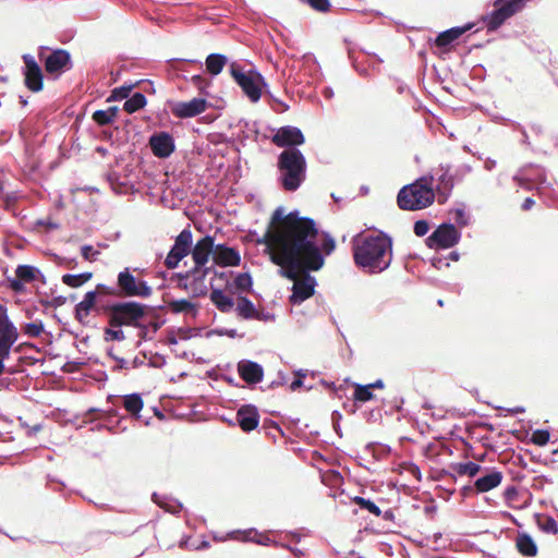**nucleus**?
Listing matches in <instances>:
<instances>
[{
    "instance_id": "60",
    "label": "nucleus",
    "mask_w": 558,
    "mask_h": 558,
    "mask_svg": "<svg viewBox=\"0 0 558 558\" xmlns=\"http://www.w3.org/2000/svg\"><path fill=\"white\" fill-rule=\"evenodd\" d=\"M180 333V339L189 340L193 337H199L202 335V328H193V327H181L178 329Z\"/></svg>"
},
{
    "instance_id": "30",
    "label": "nucleus",
    "mask_w": 558,
    "mask_h": 558,
    "mask_svg": "<svg viewBox=\"0 0 558 558\" xmlns=\"http://www.w3.org/2000/svg\"><path fill=\"white\" fill-rule=\"evenodd\" d=\"M106 317L108 319V326L104 328L105 342L123 341L125 339V333L123 331L124 325L118 320V317H112L110 315H106Z\"/></svg>"
},
{
    "instance_id": "13",
    "label": "nucleus",
    "mask_w": 558,
    "mask_h": 558,
    "mask_svg": "<svg viewBox=\"0 0 558 558\" xmlns=\"http://www.w3.org/2000/svg\"><path fill=\"white\" fill-rule=\"evenodd\" d=\"M40 281L46 283V277L43 271L28 264H20L15 268V277L7 276L4 279V287L11 290L16 295L25 294L27 291L26 283H34Z\"/></svg>"
},
{
    "instance_id": "24",
    "label": "nucleus",
    "mask_w": 558,
    "mask_h": 558,
    "mask_svg": "<svg viewBox=\"0 0 558 558\" xmlns=\"http://www.w3.org/2000/svg\"><path fill=\"white\" fill-rule=\"evenodd\" d=\"M434 175H437L439 182L435 189L438 191V202L439 204H444L448 201L454 186L452 175L450 174V166L440 165Z\"/></svg>"
},
{
    "instance_id": "64",
    "label": "nucleus",
    "mask_w": 558,
    "mask_h": 558,
    "mask_svg": "<svg viewBox=\"0 0 558 558\" xmlns=\"http://www.w3.org/2000/svg\"><path fill=\"white\" fill-rule=\"evenodd\" d=\"M22 60L24 63V66L22 68V70H35V69L41 68L40 64L35 59V57L31 53H24L22 56Z\"/></svg>"
},
{
    "instance_id": "35",
    "label": "nucleus",
    "mask_w": 558,
    "mask_h": 558,
    "mask_svg": "<svg viewBox=\"0 0 558 558\" xmlns=\"http://www.w3.org/2000/svg\"><path fill=\"white\" fill-rule=\"evenodd\" d=\"M120 109L118 106H110L107 109H98L93 113L94 122L99 126L112 124L118 117Z\"/></svg>"
},
{
    "instance_id": "44",
    "label": "nucleus",
    "mask_w": 558,
    "mask_h": 558,
    "mask_svg": "<svg viewBox=\"0 0 558 558\" xmlns=\"http://www.w3.org/2000/svg\"><path fill=\"white\" fill-rule=\"evenodd\" d=\"M93 278V272L64 274L61 278L63 284L70 288H80Z\"/></svg>"
},
{
    "instance_id": "1",
    "label": "nucleus",
    "mask_w": 558,
    "mask_h": 558,
    "mask_svg": "<svg viewBox=\"0 0 558 558\" xmlns=\"http://www.w3.org/2000/svg\"><path fill=\"white\" fill-rule=\"evenodd\" d=\"M336 247L337 242L328 231L319 229L313 218L301 216L299 209H293L287 214L283 230L277 235L276 251L270 260L280 267L279 276L292 278L301 260L310 269H322L326 257Z\"/></svg>"
},
{
    "instance_id": "49",
    "label": "nucleus",
    "mask_w": 558,
    "mask_h": 558,
    "mask_svg": "<svg viewBox=\"0 0 558 558\" xmlns=\"http://www.w3.org/2000/svg\"><path fill=\"white\" fill-rule=\"evenodd\" d=\"M550 441V433L547 428L535 429L530 438V442L535 446L544 447Z\"/></svg>"
},
{
    "instance_id": "21",
    "label": "nucleus",
    "mask_w": 558,
    "mask_h": 558,
    "mask_svg": "<svg viewBox=\"0 0 558 558\" xmlns=\"http://www.w3.org/2000/svg\"><path fill=\"white\" fill-rule=\"evenodd\" d=\"M236 369L241 379L244 380L250 388L255 387L264 379V367L258 362L243 359L238 362Z\"/></svg>"
},
{
    "instance_id": "46",
    "label": "nucleus",
    "mask_w": 558,
    "mask_h": 558,
    "mask_svg": "<svg viewBox=\"0 0 558 558\" xmlns=\"http://www.w3.org/2000/svg\"><path fill=\"white\" fill-rule=\"evenodd\" d=\"M24 335L31 338H38L45 332V324L41 319H35L31 323H25L21 327Z\"/></svg>"
},
{
    "instance_id": "28",
    "label": "nucleus",
    "mask_w": 558,
    "mask_h": 558,
    "mask_svg": "<svg viewBox=\"0 0 558 558\" xmlns=\"http://www.w3.org/2000/svg\"><path fill=\"white\" fill-rule=\"evenodd\" d=\"M515 548L523 557H535L538 553L536 542L527 532L518 533Z\"/></svg>"
},
{
    "instance_id": "48",
    "label": "nucleus",
    "mask_w": 558,
    "mask_h": 558,
    "mask_svg": "<svg viewBox=\"0 0 558 558\" xmlns=\"http://www.w3.org/2000/svg\"><path fill=\"white\" fill-rule=\"evenodd\" d=\"M17 340L0 341V376L7 372L5 360L10 357L11 350Z\"/></svg>"
},
{
    "instance_id": "8",
    "label": "nucleus",
    "mask_w": 558,
    "mask_h": 558,
    "mask_svg": "<svg viewBox=\"0 0 558 558\" xmlns=\"http://www.w3.org/2000/svg\"><path fill=\"white\" fill-rule=\"evenodd\" d=\"M295 275L292 278L281 276L290 281H293L291 294L289 295V303L293 306L301 305L303 302L314 296L316 293L317 279L311 275L312 271L319 269H310L305 262L301 260L299 266H295Z\"/></svg>"
},
{
    "instance_id": "54",
    "label": "nucleus",
    "mask_w": 558,
    "mask_h": 558,
    "mask_svg": "<svg viewBox=\"0 0 558 558\" xmlns=\"http://www.w3.org/2000/svg\"><path fill=\"white\" fill-rule=\"evenodd\" d=\"M207 268H211V271L215 276L216 279L222 281L226 286V288L230 289L231 288V275L234 274V271L230 270V271H223V270H218L216 269L215 265H211V266H207Z\"/></svg>"
},
{
    "instance_id": "25",
    "label": "nucleus",
    "mask_w": 558,
    "mask_h": 558,
    "mask_svg": "<svg viewBox=\"0 0 558 558\" xmlns=\"http://www.w3.org/2000/svg\"><path fill=\"white\" fill-rule=\"evenodd\" d=\"M214 260L221 267H233L241 264V255L238 248L228 246L226 243H218Z\"/></svg>"
},
{
    "instance_id": "34",
    "label": "nucleus",
    "mask_w": 558,
    "mask_h": 558,
    "mask_svg": "<svg viewBox=\"0 0 558 558\" xmlns=\"http://www.w3.org/2000/svg\"><path fill=\"white\" fill-rule=\"evenodd\" d=\"M94 412H92V414ZM97 413L99 414V420H101L102 422L97 423L94 427H92V430L100 432V430L107 429L110 433H116L117 429L120 428V424H121L123 417L117 418L116 423L113 424V418L116 416H110V420H108L101 412H97ZM89 415H90V413L89 414L85 413L83 423L88 424V423L94 422L93 418H89Z\"/></svg>"
},
{
    "instance_id": "47",
    "label": "nucleus",
    "mask_w": 558,
    "mask_h": 558,
    "mask_svg": "<svg viewBox=\"0 0 558 558\" xmlns=\"http://www.w3.org/2000/svg\"><path fill=\"white\" fill-rule=\"evenodd\" d=\"M192 84L198 89L199 94L203 95L202 97H205L208 95L207 89L211 86L213 80L205 78L203 74L197 73L191 76Z\"/></svg>"
},
{
    "instance_id": "39",
    "label": "nucleus",
    "mask_w": 558,
    "mask_h": 558,
    "mask_svg": "<svg viewBox=\"0 0 558 558\" xmlns=\"http://www.w3.org/2000/svg\"><path fill=\"white\" fill-rule=\"evenodd\" d=\"M534 521L537 527L545 534H558V523L549 514L534 513Z\"/></svg>"
},
{
    "instance_id": "38",
    "label": "nucleus",
    "mask_w": 558,
    "mask_h": 558,
    "mask_svg": "<svg viewBox=\"0 0 558 558\" xmlns=\"http://www.w3.org/2000/svg\"><path fill=\"white\" fill-rule=\"evenodd\" d=\"M135 87H138V83L125 82L124 84L112 88L106 101H126L128 97L130 96V93L133 92Z\"/></svg>"
},
{
    "instance_id": "17",
    "label": "nucleus",
    "mask_w": 558,
    "mask_h": 558,
    "mask_svg": "<svg viewBox=\"0 0 558 558\" xmlns=\"http://www.w3.org/2000/svg\"><path fill=\"white\" fill-rule=\"evenodd\" d=\"M148 147L159 159H167L175 151V140L168 131H157L149 135Z\"/></svg>"
},
{
    "instance_id": "18",
    "label": "nucleus",
    "mask_w": 558,
    "mask_h": 558,
    "mask_svg": "<svg viewBox=\"0 0 558 558\" xmlns=\"http://www.w3.org/2000/svg\"><path fill=\"white\" fill-rule=\"evenodd\" d=\"M229 126L238 129L234 135L242 146H245L247 140L255 142L269 140L267 134L260 133L257 121H248L244 118H240L230 122Z\"/></svg>"
},
{
    "instance_id": "16",
    "label": "nucleus",
    "mask_w": 558,
    "mask_h": 558,
    "mask_svg": "<svg viewBox=\"0 0 558 558\" xmlns=\"http://www.w3.org/2000/svg\"><path fill=\"white\" fill-rule=\"evenodd\" d=\"M268 129L275 132V134L269 137L271 142L283 149L299 148V146L305 143V136L302 130L298 126L283 125L278 129H271L268 126Z\"/></svg>"
},
{
    "instance_id": "7",
    "label": "nucleus",
    "mask_w": 558,
    "mask_h": 558,
    "mask_svg": "<svg viewBox=\"0 0 558 558\" xmlns=\"http://www.w3.org/2000/svg\"><path fill=\"white\" fill-rule=\"evenodd\" d=\"M229 74L251 102H257L264 88L268 87L265 77L256 69L245 71L238 61L230 63Z\"/></svg>"
},
{
    "instance_id": "31",
    "label": "nucleus",
    "mask_w": 558,
    "mask_h": 558,
    "mask_svg": "<svg viewBox=\"0 0 558 558\" xmlns=\"http://www.w3.org/2000/svg\"><path fill=\"white\" fill-rule=\"evenodd\" d=\"M151 500L160 508H162L165 511L170 512L174 515H178L183 510V504L179 501L178 499L168 496V495H161L157 492H154L151 494Z\"/></svg>"
},
{
    "instance_id": "57",
    "label": "nucleus",
    "mask_w": 558,
    "mask_h": 558,
    "mask_svg": "<svg viewBox=\"0 0 558 558\" xmlns=\"http://www.w3.org/2000/svg\"><path fill=\"white\" fill-rule=\"evenodd\" d=\"M134 328L138 330L140 337V341L137 342L136 347H140L142 344V341H147L151 339V337L149 336V333L151 332V328L149 327L148 324H146V322L143 320Z\"/></svg>"
},
{
    "instance_id": "59",
    "label": "nucleus",
    "mask_w": 558,
    "mask_h": 558,
    "mask_svg": "<svg viewBox=\"0 0 558 558\" xmlns=\"http://www.w3.org/2000/svg\"><path fill=\"white\" fill-rule=\"evenodd\" d=\"M93 308H90L87 304L81 301L74 307V317L78 322H83V319L90 314Z\"/></svg>"
},
{
    "instance_id": "52",
    "label": "nucleus",
    "mask_w": 558,
    "mask_h": 558,
    "mask_svg": "<svg viewBox=\"0 0 558 558\" xmlns=\"http://www.w3.org/2000/svg\"><path fill=\"white\" fill-rule=\"evenodd\" d=\"M302 3L308 5L313 10L326 13L330 10L331 3L330 0H300Z\"/></svg>"
},
{
    "instance_id": "58",
    "label": "nucleus",
    "mask_w": 558,
    "mask_h": 558,
    "mask_svg": "<svg viewBox=\"0 0 558 558\" xmlns=\"http://www.w3.org/2000/svg\"><path fill=\"white\" fill-rule=\"evenodd\" d=\"M519 497V490L517 488V486L514 485H510L508 487L505 488L504 490V498H505V502L508 507L512 508V502L515 501Z\"/></svg>"
},
{
    "instance_id": "29",
    "label": "nucleus",
    "mask_w": 558,
    "mask_h": 558,
    "mask_svg": "<svg viewBox=\"0 0 558 558\" xmlns=\"http://www.w3.org/2000/svg\"><path fill=\"white\" fill-rule=\"evenodd\" d=\"M230 63L231 62H229V58L223 53H209L205 60V71L209 74L210 78L213 80L222 72L226 65H230Z\"/></svg>"
},
{
    "instance_id": "40",
    "label": "nucleus",
    "mask_w": 558,
    "mask_h": 558,
    "mask_svg": "<svg viewBox=\"0 0 558 558\" xmlns=\"http://www.w3.org/2000/svg\"><path fill=\"white\" fill-rule=\"evenodd\" d=\"M186 64H193L198 68V70L203 71L204 63L197 59H182V58H171L166 61V71L167 72H177L183 71L186 72Z\"/></svg>"
},
{
    "instance_id": "42",
    "label": "nucleus",
    "mask_w": 558,
    "mask_h": 558,
    "mask_svg": "<svg viewBox=\"0 0 558 558\" xmlns=\"http://www.w3.org/2000/svg\"><path fill=\"white\" fill-rule=\"evenodd\" d=\"M169 307L172 313L180 314L187 311L193 312V316L195 317L198 314V307L199 305L195 302H192L187 299H173L169 303Z\"/></svg>"
},
{
    "instance_id": "33",
    "label": "nucleus",
    "mask_w": 558,
    "mask_h": 558,
    "mask_svg": "<svg viewBox=\"0 0 558 558\" xmlns=\"http://www.w3.org/2000/svg\"><path fill=\"white\" fill-rule=\"evenodd\" d=\"M236 306H235V313L236 316L244 320H250L255 318L257 313L256 305L250 300L246 295L239 294L236 298Z\"/></svg>"
},
{
    "instance_id": "12",
    "label": "nucleus",
    "mask_w": 558,
    "mask_h": 558,
    "mask_svg": "<svg viewBox=\"0 0 558 558\" xmlns=\"http://www.w3.org/2000/svg\"><path fill=\"white\" fill-rule=\"evenodd\" d=\"M462 232L450 220L438 225L425 239L428 248L436 252L450 250L461 241Z\"/></svg>"
},
{
    "instance_id": "43",
    "label": "nucleus",
    "mask_w": 558,
    "mask_h": 558,
    "mask_svg": "<svg viewBox=\"0 0 558 558\" xmlns=\"http://www.w3.org/2000/svg\"><path fill=\"white\" fill-rule=\"evenodd\" d=\"M449 214L453 216L454 222H452L459 230L468 227L471 223V215L465 211V204L459 203V206L453 207L449 210Z\"/></svg>"
},
{
    "instance_id": "6",
    "label": "nucleus",
    "mask_w": 558,
    "mask_h": 558,
    "mask_svg": "<svg viewBox=\"0 0 558 558\" xmlns=\"http://www.w3.org/2000/svg\"><path fill=\"white\" fill-rule=\"evenodd\" d=\"M97 289L105 290L109 295H118L123 298H149L153 288L144 279L133 275L130 267H125L117 276V287H109L105 283H98Z\"/></svg>"
},
{
    "instance_id": "26",
    "label": "nucleus",
    "mask_w": 558,
    "mask_h": 558,
    "mask_svg": "<svg viewBox=\"0 0 558 558\" xmlns=\"http://www.w3.org/2000/svg\"><path fill=\"white\" fill-rule=\"evenodd\" d=\"M209 299L211 303L221 312L229 313L234 307V300L232 296L225 293L221 287H216L213 281H210V293Z\"/></svg>"
},
{
    "instance_id": "10",
    "label": "nucleus",
    "mask_w": 558,
    "mask_h": 558,
    "mask_svg": "<svg viewBox=\"0 0 558 558\" xmlns=\"http://www.w3.org/2000/svg\"><path fill=\"white\" fill-rule=\"evenodd\" d=\"M531 1L532 0H495L494 9L481 17L487 33L493 34L498 31L508 20L522 12Z\"/></svg>"
},
{
    "instance_id": "41",
    "label": "nucleus",
    "mask_w": 558,
    "mask_h": 558,
    "mask_svg": "<svg viewBox=\"0 0 558 558\" xmlns=\"http://www.w3.org/2000/svg\"><path fill=\"white\" fill-rule=\"evenodd\" d=\"M231 288L235 287L241 291L254 292L253 277L250 271L235 272L231 275Z\"/></svg>"
},
{
    "instance_id": "36",
    "label": "nucleus",
    "mask_w": 558,
    "mask_h": 558,
    "mask_svg": "<svg viewBox=\"0 0 558 558\" xmlns=\"http://www.w3.org/2000/svg\"><path fill=\"white\" fill-rule=\"evenodd\" d=\"M147 98L143 92H131L126 101L123 104V110L132 114L145 108Z\"/></svg>"
},
{
    "instance_id": "22",
    "label": "nucleus",
    "mask_w": 558,
    "mask_h": 558,
    "mask_svg": "<svg viewBox=\"0 0 558 558\" xmlns=\"http://www.w3.org/2000/svg\"><path fill=\"white\" fill-rule=\"evenodd\" d=\"M259 412L255 404L245 403L242 404L236 411V423L238 426L244 433H251L255 430L259 425Z\"/></svg>"
},
{
    "instance_id": "9",
    "label": "nucleus",
    "mask_w": 558,
    "mask_h": 558,
    "mask_svg": "<svg viewBox=\"0 0 558 558\" xmlns=\"http://www.w3.org/2000/svg\"><path fill=\"white\" fill-rule=\"evenodd\" d=\"M107 403L109 404L107 409L92 407L86 411V414L92 412H101L108 420H110V416H117V418L123 417L124 420L125 416L120 415V409L123 408L130 416L140 418L141 411L144 407L142 395L138 392H132L124 396L109 393L107 396Z\"/></svg>"
},
{
    "instance_id": "51",
    "label": "nucleus",
    "mask_w": 558,
    "mask_h": 558,
    "mask_svg": "<svg viewBox=\"0 0 558 558\" xmlns=\"http://www.w3.org/2000/svg\"><path fill=\"white\" fill-rule=\"evenodd\" d=\"M365 449L371 451L376 459L388 456L391 451V448L388 445H384L381 442H368Z\"/></svg>"
},
{
    "instance_id": "4",
    "label": "nucleus",
    "mask_w": 558,
    "mask_h": 558,
    "mask_svg": "<svg viewBox=\"0 0 558 558\" xmlns=\"http://www.w3.org/2000/svg\"><path fill=\"white\" fill-rule=\"evenodd\" d=\"M435 175L428 172L403 185L397 194V204L407 211L422 210L435 202Z\"/></svg>"
},
{
    "instance_id": "14",
    "label": "nucleus",
    "mask_w": 558,
    "mask_h": 558,
    "mask_svg": "<svg viewBox=\"0 0 558 558\" xmlns=\"http://www.w3.org/2000/svg\"><path fill=\"white\" fill-rule=\"evenodd\" d=\"M192 251V231L190 227H185L175 238L174 243L171 245L165 265L168 269H175L179 267L180 262L191 254Z\"/></svg>"
},
{
    "instance_id": "11",
    "label": "nucleus",
    "mask_w": 558,
    "mask_h": 558,
    "mask_svg": "<svg viewBox=\"0 0 558 558\" xmlns=\"http://www.w3.org/2000/svg\"><path fill=\"white\" fill-rule=\"evenodd\" d=\"M38 59L43 63L49 80H59L73 68L72 56L63 48L38 47Z\"/></svg>"
},
{
    "instance_id": "45",
    "label": "nucleus",
    "mask_w": 558,
    "mask_h": 558,
    "mask_svg": "<svg viewBox=\"0 0 558 558\" xmlns=\"http://www.w3.org/2000/svg\"><path fill=\"white\" fill-rule=\"evenodd\" d=\"M374 399H376V396L369 388V386H367L366 384H354V390L352 396L354 404L364 403Z\"/></svg>"
},
{
    "instance_id": "62",
    "label": "nucleus",
    "mask_w": 558,
    "mask_h": 558,
    "mask_svg": "<svg viewBox=\"0 0 558 558\" xmlns=\"http://www.w3.org/2000/svg\"><path fill=\"white\" fill-rule=\"evenodd\" d=\"M107 181L110 183L112 190L116 193H120L119 187L124 186V183L121 181L120 174L116 171L107 173Z\"/></svg>"
},
{
    "instance_id": "19",
    "label": "nucleus",
    "mask_w": 558,
    "mask_h": 558,
    "mask_svg": "<svg viewBox=\"0 0 558 558\" xmlns=\"http://www.w3.org/2000/svg\"><path fill=\"white\" fill-rule=\"evenodd\" d=\"M474 26L475 23L468 22L460 26L450 27L438 33L435 38H430L429 45L448 50L464 33L471 31Z\"/></svg>"
},
{
    "instance_id": "37",
    "label": "nucleus",
    "mask_w": 558,
    "mask_h": 558,
    "mask_svg": "<svg viewBox=\"0 0 558 558\" xmlns=\"http://www.w3.org/2000/svg\"><path fill=\"white\" fill-rule=\"evenodd\" d=\"M449 468L460 476L468 475L469 477H475L482 471V465L473 461L452 462Z\"/></svg>"
},
{
    "instance_id": "23",
    "label": "nucleus",
    "mask_w": 558,
    "mask_h": 558,
    "mask_svg": "<svg viewBox=\"0 0 558 558\" xmlns=\"http://www.w3.org/2000/svg\"><path fill=\"white\" fill-rule=\"evenodd\" d=\"M504 480V474L496 468L486 469V473L474 481V493L484 494L498 487Z\"/></svg>"
},
{
    "instance_id": "20",
    "label": "nucleus",
    "mask_w": 558,
    "mask_h": 558,
    "mask_svg": "<svg viewBox=\"0 0 558 558\" xmlns=\"http://www.w3.org/2000/svg\"><path fill=\"white\" fill-rule=\"evenodd\" d=\"M216 253L215 238L210 234H205L203 238L197 240L195 244L192 243L191 255L194 264L197 267L207 265L210 257Z\"/></svg>"
},
{
    "instance_id": "27",
    "label": "nucleus",
    "mask_w": 558,
    "mask_h": 558,
    "mask_svg": "<svg viewBox=\"0 0 558 558\" xmlns=\"http://www.w3.org/2000/svg\"><path fill=\"white\" fill-rule=\"evenodd\" d=\"M19 330L8 315V307L0 304V341L17 340Z\"/></svg>"
},
{
    "instance_id": "3",
    "label": "nucleus",
    "mask_w": 558,
    "mask_h": 558,
    "mask_svg": "<svg viewBox=\"0 0 558 558\" xmlns=\"http://www.w3.org/2000/svg\"><path fill=\"white\" fill-rule=\"evenodd\" d=\"M277 183L284 192H295L306 180L307 162L299 149H283L277 157Z\"/></svg>"
},
{
    "instance_id": "50",
    "label": "nucleus",
    "mask_w": 558,
    "mask_h": 558,
    "mask_svg": "<svg viewBox=\"0 0 558 558\" xmlns=\"http://www.w3.org/2000/svg\"><path fill=\"white\" fill-rule=\"evenodd\" d=\"M158 310H148V317L150 318L146 324L151 328V332L156 333L166 323L165 316L157 313Z\"/></svg>"
},
{
    "instance_id": "32",
    "label": "nucleus",
    "mask_w": 558,
    "mask_h": 558,
    "mask_svg": "<svg viewBox=\"0 0 558 558\" xmlns=\"http://www.w3.org/2000/svg\"><path fill=\"white\" fill-rule=\"evenodd\" d=\"M24 76V85L33 93H39L44 88V70L38 68L35 70H22Z\"/></svg>"
},
{
    "instance_id": "56",
    "label": "nucleus",
    "mask_w": 558,
    "mask_h": 558,
    "mask_svg": "<svg viewBox=\"0 0 558 558\" xmlns=\"http://www.w3.org/2000/svg\"><path fill=\"white\" fill-rule=\"evenodd\" d=\"M430 229L429 221L426 219H418L413 225V232L416 236L422 238L428 233Z\"/></svg>"
},
{
    "instance_id": "53",
    "label": "nucleus",
    "mask_w": 558,
    "mask_h": 558,
    "mask_svg": "<svg viewBox=\"0 0 558 558\" xmlns=\"http://www.w3.org/2000/svg\"><path fill=\"white\" fill-rule=\"evenodd\" d=\"M194 272L191 274L192 281L191 283H204V280L208 274H210L211 268H207V265L203 267H197L196 264H194V267L191 269Z\"/></svg>"
},
{
    "instance_id": "63",
    "label": "nucleus",
    "mask_w": 558,
    "mask_h": 558,
    "mask_svg": "<svg viewBox=\"0 0 558 558\" xmlns=\"http://www.w3.org/2000/svg\"><path fill=\"white\" fill-rule=\"evenodd\" d=\"M100 254L92 244H84L81 246V255L85 260H94Z\"/></svg>"
},
{
    "instance_id": "2",
    "label": "nucleus",
    "mask_w": 558,
    "mask_h": 558,
    "mask_svg": "<svg viewBox=\"0 0 558 558\" xmlns=\"http://www.w3.org/2000/svg\"><path fill=\"white\" fill-rule=\"evenodd\" d=\"M355 266L365 274L378 275L387 270L392 262L393 240L387 232L356 235L352 242Z\"/></svg>"
},
{
    "instance_id": "5",
    "label": "nucleus",
    "mask_w": 558,
    "mask_h": 558,
    "mask_svg": "<svg viewBox=\"0 0 558 558\" xmlns=\"http://www.w3.org/2000/svg\"><path fill=\"white\" fill-rule=\"evenodd\" d=\"M163 304L151 306L134 300L108 301L101 306L105 315L118 317L126 327H135L148 317V310H165Z\"/></svg>"
},
{
    "instance_id": "15",
    "label": "nucleus",
    "mask_w": 558,
    "mask_h": 558,
    "mask_svg": "<svg viewBox=\"0 0 558 558\" xmlns=\"http://www.w3.org/2000/svg\"><path fill=\"white\" fill-rule=\"evenodd\" d=\"M166 106L169 108L171 113L178 119L194 118L204 111L209 106V102L205 97H194L189 101H175L168 99Z\"/></svg>"
},
{
    "instance_id": "61",
    "label": "nucleus",
    "mask_w": 558,
    "mask_h": 558,
    "mask_svg": "<svg viewBox=\"0 0 558 558\" xmlns=\"http://www.w3.org/2000/svg\"><path fill=\"white\" fill-rule=\"evenodd\" d=\"M280 429V425L278 422L271 420V418H264L262 423V430L275 439V435L272 434V430Z\"/></svg>"
},
{
    "instance_id": "55",
    "label": "nucleus",
    "mask_w": 558,
    "mask_h": 558,
    "mask_svg": "<svg viewBox=\"0 0 558 558\" xmlns=\"http://www.w3.org/2000/svg\"><path fill=\"white\" fill-rule=\"evenodd\" d=\"M205 336L206 338H210L211 336H227L229 338H235L238 336V332L236 329L234 328L217 327L208 330Z\"/></svg>"
}]
</instances>
